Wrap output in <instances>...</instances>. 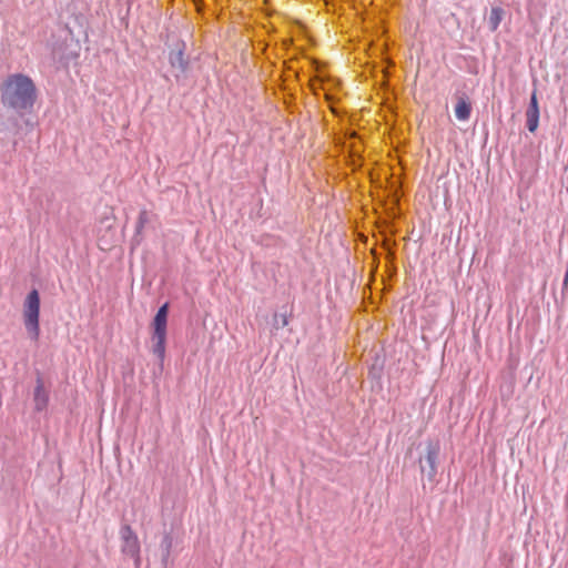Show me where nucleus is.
<instances>
[{
    "mask_svg": "<svg viewBox=\"0 0 568 568\" xmlns=\"http://www.w3.org/2000/svg\"><path fill=\"white\" fill-rule=\"evenodd\" d=\"M440 453V444L439 440L429 439L426 444V454L424 456V460L427 464L428 468L426 469L423 464H420L422 473L426 471L429 480H434L437 475V460ZM423 463V459L419 460Z\"/></svg>",
    "mask_w": 568,
    "mask_h": 568,
    "instance_id": "obj_5",
    "label": "nucleus"
},
{
    "mask_svg": "<svg viewBox=\"0 0 568 568\" xmlns=\"http://www.w3.org/2000/svg\"><path fill=\"white\" fill-rule=\"evenodd\" d=\"M287 325L286 318L283 320V326Z\"/></svg>",
    "mask_w": 568,
    "mask_h": 568,
    "instance_id": "obj_13",
    "label": "nucleus"
},
{
    "mask_svg": "<svg viewBox=\"0 0 568 568\" xmlns=\"http://www.w3.org/2000/svg\"><path fill=\"white\" fill-rule=\"evenodd\" d=\"M525 116L526 128L529 132L534 133L538 129L539 124V104L536 90H534L530 95V101L526 109Z\"/></svg>",
    "mask_w": 568,
    "mask_h": 568,
    "instance_id": "obj_7",
    "label": "nucleus"
},
{
    "mask_svg": "<svg viewBox=\"0 0 568 568\" xmlns=\"http://www.w3.org/2000/svg\"><path fill=\"white\" fill-rule=\"evenodd\" d=\"M504 10L499 7H494L490 10L488 18V27L491 31H496L503 20Z\"/></svg>",
    "mask_w": 568,
    "mask_h": 568,
    "instance_id": "obj_10",
    "label": "nucleus"
},
{
    "mask_svg": "<svg viewBox=\"0 0 568 568\" xmlns=\"http://www.w3.org/2000/svg\"><path fill=\"white\" fill-rule=\"evenodd\" d=\"M150 222V213L145 210H142L139 214L136 222V232L140 233L142 229Z\"/></svg>",
    "mask_w": 568,
    "mask_h": 568,
    "instance_id": "obj_12",
    "label": "nucleus"
},
{
    "mask_svg": "<svg viewBox=\"0 0 568 568\" xmlns=\"http://www.w3.org/2000/svg\"><path fill=\"white\" fill-rule=\"evenodd\" d=\"M455 115L459 121H468L471 114V102L466 92L455 93Z\"/></svg>",
    "mask_w": 568,
    "mask_h": 568,
    "instance_id": "obj_8",
    "label": "nucleus"
},
{
    "mask_svg": "<svg viewBox=\"0 0 568 568\" xmlns=\"http://www.w3.org/2000/svg\"><path fill=\"white\" fill-rule=\"evenodd\" d=\"M23 323L26 329L33 341H38L40 336V295L39 292L33 288L27 295L23 302Z\"/></svg>",
    "mask_w": 568,
    "mask_h": 568,
    "instance_id": "obj_2",
    "label": "nucleus"
},
{
    "mask_svg": "<svg viewBox=\"0 0 568 568\" xmlns=\"http://www.w3.org/2000/svg\"><path fill=\"white\" fill-rule=\"evenodd\" d=\"M168 315H169V303H164L158 310V312L153 318V322H152L153 353L161 359L164 357V353H165Z\"/></svg>",
    "mask_w": 568,
    "mask_h": 568,
    "instance_id": "obj_3",
    "label": "nucleus"
},
{
    "mask_svg": "<svg viewBox=\"0 0 568 568\" xmlns=\"http://www.w3.org/2000/svg\"><path fill=\"white\" fill-rule=\"evenodd\" d=\"M1 103L20 116L31 113L37 101V88L32 79L22 73L7 77L0 83Z\"/></svg>",
    "mask_w": 568,
    "mask_h": 568,
    "instance_id": "obj_1",
    "label": "nucleus"
},
{
    "mask_svg": "<svg viewBox=\"0 0 568 568\" xmlns=\"http://www.w3.org/2000/svg\"><path fill=\"white\" fill-rule=\"evenodd\" d=\"M122 546L121 550L124 555L134 558L135 564H140V542L133 529L125 525L121 528Z\"/></svg>",
    "mask_w": 568,
    "mask_h": 568,
    "instance_id": "obj_6",
    "label": "nucleus"
},
{
    "mask_svg": "<svg viewBox=\"0 0 568 568\" xmlns=\"http://www.w3.org/2000/svg\"><path fill=\"white\" fill-rule=\"evenodd\" d=\"M185 42L182 40H178L174 43L173 49L169 53V63L171 68L176 71V73L174 74L176 81H180L181 75H183L190 67V61L185 57Z\"/></svg>",
    "mask_w": 568,
    "mask_h": 568,
    "instance_id": "obj_4",
    "label": "nucleus"
},
{
    "mask_svg": "<svg viewBox=\"0 0 568 568\" xmlns=\"http://www.w3.org/2000/svg\"><path fill=\"white\" fill-rule=\"evenodd\" d=\"M33 402L34 408L38 412L44 410L49 403V393L47 392L41 377L37 378V384L33 392Z\"/></svg>",
    "mask_w": 568,
    "mask_h": 568,
    "instance_id": "obj_9",
    "label": "nucleus"
},
{
    "mask_svg": "<svg viewBox=\"0 0 568 568\" xmlns=\"http://www.w3.org/2000/svg\"><path fill=\"white\" fill-rule=\"evenodd\" d=\"M172 544V537L169 534H166L161 541L162 561L164 565L166 564L168 558L170 556Z\"/></svg>",
    "mask_w": 568,
    "mask_h": 568,
    "instance_id": "obj_11",
    "label": "nucleus"
}]
</instances>
